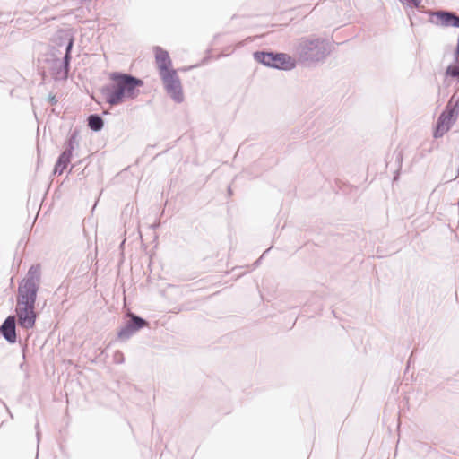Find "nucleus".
<instances>
[{"label": "nucleus", "instance_id": "f257e3e1", "mask_svg": "<svg viewBox=\"0 0 459 459\" xmlns=\"http://www.w3.org/2000/svg\"><path fill=\"white\" fill-rule=\"evenodd\" d=\"M39 290L38 287L18 282L14 313L17 316L18 325L22 330H31L36 326L39 317L36 311Z\"/></svg>", "mask_w": 459, "mask_h": 459}, {"label": "nucleus", "instance_id": "f03ea898", "mask_svg": "<svg viewBox=\"0 0 459 459\" xmlns=\"http://www.w3.org/2000/svg\"><path fill=\"white\" fill-rule=\"evenodd\" d=\"M110 84L107 88V101L110 105H118L126 100L136 99L143 81L122 73H112L109 75Z\"/></svg>", "mask_w": 459, "mask_h": 459}, {"label": "nucleus", "instance_id": "7ed1b4c3", "mask_svg": "<svg viewBox=\"0 0 459 459\" xmlns=\"http://www.w3.org/2000/svg\"><path fill=\"white\" fill-rule=\"evenodd\" d=\"M255 58L264 65L278 69L289 70L295 66V62L293 59L287 54L283 53L273 54L266 52H256L255 54Z\"/></svg>", "mask_w": 459, "mask_h": 459}, {"label": "nucleus", "instance_id": "20e7f679", "mask_svg": "<svg viewBox=\"0 0 459 459\" xmlns=\"http://www.w3.org/2000/svg\"><path fill=\"white\" fill-rule=\"evenodd\" d=\"M149 325V321L135 313H130L128 319L117 330V336L121 342L129 340L141 329Z\"/></svg>", "mask_w": 459, "mask_h": 459}, {"label": "nucleus", "instance_id": "39448f33", "mask_svg": "<svg viewBox=\"0 0 459 459\" xmlns=\"http://www.w3.org/2000/svg\"><path fill=\"white\" fill-rule=\"evenodd\" d=\"M454 98H452L447 103L446 109L441 113L438 117L437 127L434 133L436 138L443 136L451 127V125L457 117L455 108L457 107L458 101L453 103Z\"/></svg>", "mask_w": 459, "mask_h": 459}, {"label": "nucleus", "instance_id": "423d86ee", "mask_svg": "<svg viewBox=\"0 0 459 459\" xmlns=\"http://www.w3.org/2000/svg\"><path fill=\"white\" fill-rule=\"evenodd\" d=\"M160 78L168 94L176 102H182L184 100L183 88L177 71L167 75H163Z\"/></svg>", "mask_w": 459, "mask_h": 459}, {"label": "nucleus", "instance_id": "0eeeda50", "mask_svg": "<svg viewBox=\"0 0 459 459\" xmlns=\"http://www.w3.org/2000/svg\"><path fill=\"white\" fill-rule=\"evenodd\" d=\"M17 325L18 321L16 313L14 315L7 316L0 325L2 337L9 344H14L18 342Z\"/></svg>", "mask_w": 459, "mask_h": 459}, {"label": "nucleus", "instance_id": "6e6552de", "mask_svg": "<svg viewBox=\"0 0 459 459\" xmlns=\"http://www.w3.org/2000/svg\"><path fill=\"white\" fill-rule=\"evenodd\" d=\"M154 53L157 67L160 77L171 74L172 72H176V70L171 67V59L169 56V53L166 50L157 47L154 49Z\"/></svg>", "mask_w": 459, "mask_h": 459}, {"label": "nucleus", "instance_id": "1a4fd4ad", "mask_svg": "<svg viewBox=\"0 0 459 459\" xmlns=\"http://www.w3.org/2000/svg\"><path fill=\"white\" fill-rule=\"evenodd\" d=\"M41 279V268L39 264H32L25 276L19 281L24 284L31 285L39 288Z\"/></svg>", "mask_w": 459, "mask_h": 459}, {"label": "nucleus", "instance_id": "9d476101", "mask_svg": "<svg viewBox=\"0 0 459 459\" xmlns=\"http://www.w3.org/2000/svg\"><path fill=\"white\" fill-rule=\"evenodd\" d=\"M437 23L444 27H459V16L448 12L439 11L433 14Z\"/></svg>", "mask_w": 459, "mask_h": 459}, {"label": "nucleus", "instance_id": "9b49d317", "mask_svg": "<svg viewBox=\"0 0 459 459\" xmlns=\"http://www.w3.org/2000/svg\"><path fill=\"white\" fill-rule=\"evenodd\" d=\"M53 204L54 203H27V210L29 215L30 212H36V215L34 217L35 221L43 207H47L46 211L44 212L45 216L51 211Z\"/></svg>", "mask_w": 459, "mask_h": 459}, {"label": "nucleus", "instance_id": "f8f14e48", "mask_svg": "<svg viewBox=\"0 0 459 459\" xmlns=\"http://www.w3.org/2000/svg\"><path fill=\"white\" fill-rule=\"evenodd\" d=\"M71 152H64L58 159V161L55 167V172H59L61 174L64 169L66 168L68 163L70 162Z\"/></svg>", "mask_w": 459, "mask_h": 459}, {"label": "nucleus", "instance_id": "ddd939ff", "mask_svg": "<svg viewBox=\"0 0 459 459\" xmlns=\"http://www.w3.org/2000/svg\"><path fill=\"white\" fill-rule=\"evenodd\" d=\"M88 126L94 131H100L103 127V120L97 115H91L88 117Z\"/></svg>", "mask_w": 459, "mask_h": 459}, {"label": "nucleus", "instance_id": "4468645a", "mask_svg": "<svg viewBox=\"0 0 459 459\" xmlns=\"http://www.w3.org/2000/svg\"><path fill=\"white\" fill-rule=\"evenodd\" d=\"M446 76L451 77L459 82V61H457L455 65H452L447 67Z\"/></svg>", "mask_w": 459, "mask_h": 459}, {"label": "nucleus", "instance_id": "2eb2a0df", "mask_svg": "<svg viewBox=\"0 0 459 459\" xmlns=\"http://www.w3.org/2000/svg\"><path fill=\"white\" fill-rule=\"evenodd\" d=\"M167 204H168V203H164V207H163V209H162V211H161V212H160V216H159V217H156V218H155V220H154V221L151 224L150 228H151L152 230H157V229H159V228L160 227V225H161L160 218H161V216H162V215L164 214V212H165V207H166Z\"/></svg>", "mask_w": 459, "mask_h": 459}, {"label": "nucleus", "instance_id": "dca6fc26", "mask_svg": "<svg viewBox=\"0 0 459 459\" xmlns=\"http://www.w3.org/2000/svg\"><path fill=\"white\" fill-rule=\"evenodd\" d=\"M113 361L116 364H123L125 362L124 353L121 351L117 350L113 354Z\"/></svg>", "mask_w": 459, "mask_h": 459}, {"label": "nucleus", "instance_id": "f3484780", "mask_svg": "<svg viewBox=\"0 0 459 459\" xmlns=\"http://www.w3.org/2000/svg\"><path fill=\"white\" fill-rule=\"evenodd\" d=\"M73 47V39L70 40L67 48H66V53L65 56V72L67 73L68 65H69V59H70V51Z\"/></svg>", "mask_w": 459, "mask_h": 459}, {"label": "nucleus", "instance_id": "a211bd4d", "mask_svg": "<svg viewBox=\"0 0 459 459\" xmlns=\"http://www.w3.org/2000/svg\"><path fill=\"white\" fill-rule=\"evenodd\" d=\"M269 251H270V248L266 249V250L264 252V254H263V255H261V256H260L256 261H255V262L253 263V264H252V269H253V270H254V269H255V268H257V267L260 265L261 261H262V259H263L264 255L265 254H267Z\"/></svg>", "mask_w": 459, "mask_h": 459}, {"label": "nucleus", "instance_id": "6ab92c4d", "mask_svg": "<svg viewBox=\"0 0 459 459\" xmlns=\"http://www.w3.org/2000/svg\"><path fill=\"white\" fill-rule=\"evenodd\" d=\"M133 211H134V205H131L130 203H127L124 211L122 212V215L124 216L125 214H127L128 212L132 213Z\"/></svg>", "mask_w": 459, "mask_h": 459}, {"label": "nucleus", "instance_id": "aec40b11", "mask_svg": "<svg viewBox=\"0 0 459 459\" xmlns=\"http://www.w3.org/2000/svg\"><path fill=\"white\" fill-rule=\"evenodd\" d=\"M35 429H36V437H37V441H38V444H39V440H40V430H39V422L36 423Z\"/></svg>", "mask_w": 459, "mask_h": 459}, {"label": "nucleus", "instance_id": "412c9836", "mask_svg": "<svg viewBox=\"0 0 459 459\" xmlns=\"http://www.w3.org/2000/svg\"><path fill=\"white\" fill-rule=\"evenodd\" d=\"M27 345H22V359L23 360L26 359V351H27Z\"/></svg>", "mask_w": 459, "mask_h": 459}, {"label": "nucleus", "instance_id": "4be33fe9", "mask_svg": "<svg viewBox=\"0 0 459 459\" xmlns=\"http://www.w3.org/2000/svg\"><path fill=\"white\" fill-rule=\"evenodd\" d=\"M0 403L3 404V406L6 409V411H8V413L10 414L11 417H13V414L12 412L10 411L8 406L6 405V403L0 398Z\"/></svg>", "mask_w": 459, "mask_h": 459}, {"label": "nucleus", "instance_id": "5701e85b", "mask_svg": "<svg viewBox=\"0 0 459 459\" xmlns=\"http://www.w3.org/2000/svg\"><path fill=\"white\" fill-rule=\"evenodd\" d=\"M19 368L21 370H24L26 371L27 370V365L25 363V361L22 362L20 365H19Z\"/></svg>", "mask_w": 459, "mask_h": 459}, {"label": "nucleus", "instance_id": "b1692460", "mask_svg": "<svg viewBox=\"0 0 459 459\" xmlns=\"http://www.w3.org/2000/svg\"><path fill=\"white\" fill-rule=\"evenodd\" d=\"M97 204H98V203H97V202H94V204H93V206H92V210H94V209L96 208Z\"/></svg>", "mask_w": 459, "mask_h": 459}, {"label": "nucleus", "instance_id": "393cba45", "mask_svg": "<svg viewBox=\"0 0 459 459\" xmlns=\"http://www.w3.org/2000/svg\"><path fill=\"white\" fill-rule=\"evenodd\" d=\"M410 363H411V358H410V359H409V360L407 361V368L409 367Z\"/></svg>", "mask_w": 459, "mask_h": 459}]
</instances>
